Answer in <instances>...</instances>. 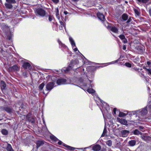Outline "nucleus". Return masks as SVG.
<instances>
[{
  "mask_svg": "<svg viewBox=\"0 0 151 151\" xmlns=\"http://www.w3.org/2000/svg\"><path fill=\"white\" fill-rule=\"evenodd\" d=\"M36 15L42 17H44L46 14V12L41 8H38L35 11Z\"/></svg>",
  "mask_w": 151,
  "mask_h": 151,
  "instance_id": "nucleus-1",
  "label": "nucleus"
},
{
  "mask_svg": "<svg viewBox=\"0 0 151 151\" xmlns=\"http://www.w3.org/2000/svg\"><path fill=\"white\" fill-rule=\"evenodd\" d=\"M133 114H138L142 116H143L145 115L147 112V111L146 108H144L142 109L141 111L137 110L136 111L132 112Z\"/></svg>",
  "mask_w": 151,
  "mask_h": 151,
  "instance_id": "nucleus-2",
  "label": "nucleus"
},
{
  "mask_svg": "<svg viewBox=\"0 0 151 151\" xmlns=\"http://www.w3.org/2000/svg\"><path fill=\"white\" fill-rule=\"evenodd\" d=\"M55 83L53 82H50L48 83L46 85V88L47 90L50 91L54 87Z\"/></svg>",
  "mask_w": 151,
  "mask_h": 151,
  "instance_id": "nucleus-3",
  "label": "nucleus"
},
{
  "mask_svg": "<svg viewBox=\"0 0 151 151\" xmlns=\"http://www.w3.org/2000/svg\"><path fill=\"white\" fill-rule=\"evenodd\" d=\"M108 28L114 33H118V28L114 26H108Z\"/></svg>",
  "mask_w": 151,
  "mask_h": 151,
  "instance_id": "nucleus-4",
  "label": "nucleus"
},
{
  "mask_svg": "<svg viewBox=\"0 0 151 151\" xmlns=\"http://www.w3.org/2000/svg\"><path fill=\"white\" fill-rule=\"evenodd\" d=\"M69 40L71 43V44L74 50V51L76 52L78 50L77 48H74V47L76 46V44L73 38L70 37H69Z\"/></svg>",
  "mask_w": 151,
  "mask_h": 151,
  "instance_id": "nucleus-5",
  "label": "nucleus"
},
{
  "mask_svg": "<svg viewBox=\"0 0 151 151\" xmlns=\"http://www.w3.org/2000/svg\"><path fill=\"white\" fill-rule=\"evenodd\" d=\"M66 80L64 78H60L58 79L57 81V83L58 85H60L63 84H66Z\"/></svg>",
  "mask_w": 151,
  "mask_h": 151,
  "instance_id": "nucleus-6",
  "label": "nucleus"
},
{
  "mask_svg": "<svg viewBox=\"0 0 151 151\" xmlns=\"http://www.w3.org/2000/svg\"><path fill=\"white\" fill-rule=\"evenodd\" d=\"M97 17L98 18L102 21H104L105 20V18L104 16L102 13H98L97 14Z\"/></svg>",
  "mask_w": 151,
  "mask_h": 151,
  "instance_id": "nucleus-7",
  "label": "nucleus"
},
{
  "mask_svg": "<svg viewBox=\"0 0 151 151\" xmlns=\"http://www.w3.org/2000/svg\"><path fill=\"white\" fill-rule=\"evenodd\" d=\"M101 146L99 145H96L92 147V150L94 151H99L101 149Z\"/></svg>",
  "mask_w": 151,
  "mask_h": 151,
  "instance_id": "nucleus-8",
  "label": "nucleus"
},
{
  "mask_svg": "<svg viewBox=\"0 0 151 151\" xmlns=\"http://www.w3.org/2000/svg\"><path fill=\"white\" fill-rule=\"evenodd\" d=\"M75 62L76 63H77L78 62V60H75L74 61H73H73H72L70 64H69L68 67L65 70V72H66L67 71L69 70L70 69L72 68V67L73 66L72 63H74Z\"/></svg>",
  "mask_w": 151,
  "mask_h": 151,
  "instance_id": "nucleus-9",
  "label": "nucleus"
},
{
  "mask_svg": "<svg viewBox=\"0 0 151 151\" xmlns=\"http://www.w3.org/2000/svg\"><path fill=\"white\" fill-rule=\"evenodd\" d=\"M141 137L143 140L146 141L150 140V137L149 136H147L146 134H144L142 135Z\"/></svg>",
  "mask_w": 151,
  "mask_h": 151,
  "instance_id": "nucleus-10",
  "label": "nucleus"
},
{
  "mask_svg": "<svg viewBox=\"0 0 151 151\" xmlns=\"http://www.w3.org/2000/svg\"><path fill=\"white\" fill-rule=\"evenodd\" d=\"M129 131L127 130H123L121 131V134L123 137H126L127 136L129 133Z\"/></svg>",
  "mask_w": 151,
  "mask_h": 151,
  "instance_id": "nucleus-11",
  "label": "nucleus"
},
{
  "mask_svg": "<svg viewBox=\"0 0 151 151\" xmlns=\"http://www.w3.org/2000/svg\"><path fill=\"white\" fill-rule=\"evenodd\" d=\"M117 119L122 124L124 125H126L127 124V122L125 119H121L119 118H117Z\"/></svg>",
  "mask_w": 151,
  "mask_h": 151,
  "instance_id": "nucleus-12",
  "label": "nucleus"
},
{
  "mask_svg": "<svg viewBox=\"0 0 151 151\" xmlns=\"http://www.w3.org/2000/svg\"><path fill=\"white\" fill-rule=\"evenodd\" d=\"M36 144L37 145V148H38L40 146L44 144V143L43 141H38L37 142Z\"/></svg>",
  "mask_w": 151,
  "mask_h": 151,
  "instance_id": "nucleus-13",
  "label": "nucleus"
},
{
  "mask_svg": "<svg viewBox=\"0 0 151 151\" xmlns=\"http://www.w3.org/2000/svg\"><path fill=\"white\" fill-rule=\"evenodd\" d=\"M30 66V64L29 63L27 62L24 63L23 65V68L25 69L29 68Z\"/></svg>",
  "mask_w": 151,
  "mask_h": 151,
  "instance_id": "nucleus-14",
  "label": "nucleus"
},
{
  "mask_svg": "<svg viewBox=\"0 0 151 151\" xmlns=\"http://www.w3.org/2000/svg\"><path fill=\"white\" fill-rule=\"evenodd\" d=\"M6 149L7 151H14L12 149L11 145L8 143H7V144Z\"/></svg>",
  "mask_w": 151,
  "mask_h": 151,
  "instance_id": "nucleus-15",
  "label": "nucleus"
},
{
  "mask_svg": "<svg viewBox=\"0 0 151 151\" xmlns=\"http://www.w3.org/2000/svg\"><path fill=\"white\" fill-rule=\"evenodd\" d=\"M6 85L4 82L1 81V87L2 90L4 89L6 87Z\"/></svg>",
  "mask_w": 151,
  "mask_h": 151,
  "instance_id": "nucleus-16",
  "label": "nucleus"
},
{
  "mask_svg": "<svg viewBox=\"0 0 151 151\" xmlns=\"http://www.w3.org/2000/svg\"><path fill=\"white\" fill-rule=\"evenodd\" d=\"M133 133L134 134L136 135H139V134L142 135V133L139 132L138 129H136L133 131Z\"/></svg>",
  "mask_w": 151,
  "mask_h": 151,
  "instance_id": "nucleus-17",
  "label": "nucleus"
},
{
  "mask_svg": "<svg viewBox=\"0 0 151 151\" xmlns=\"http://www.w3.org/2000/svg\"><path fill=\"white\" fill-rule=\"evenodd\" d=\"M129 144L131 146H134L136 144V141L134 140H131L129 142Z\"/></svg>",
  "mask_w": 151,
  "mask_h": 151,
  "instance_id": "nucleus-18",
  "label": "nucleus"
},
{
  "mask_svg": "<svg viewBox=\"0 0 151 151\" xmlns=\"http://www.w3.org/2000/svg\"><path fill=\"white\" fill-rule=\"evenodd\" d=\"M5 5L6 7L7 8L11 9L12 7V6L11 3H8L7 2L5 4Z\"/></svg>",
  "mask_w": 151,
  "mask_h": 151,
  "instance_id": "nucleus-19",
  "label": "nucleus"
},
{
  "mask_svg": "<svg viewBox=\"0 0 151 151\" xmlns=\"http://www.w3.org/2000/svg\"><path fill=\"white\" fill-rule=\"evenodd\" d=\"M134 12L136 16H139L140 14V12L138 10L135 9H134Z\"/></svg>",
  "mask_w": 151,
  "mask_h": 151,
  "instance_id": "nucleus-20",
  "label": "nucleus"
},
{
  "mask_svg": "<svg viewBox=\"0 0 151 151\" xmlns=\"http://www.w3.org/2000/svg\"><path fill=\"white\" fill-rule=\"evenodd\" d=\"M2 29L5 32H7L9 31V28L6 25L2 27Z\"/></svg>",
  "mask_w": 151,
  "mask_h": 151,
  "instance_id": "nucleus-21",
  "label": "nucleus"
},
{
  "mask_svg": "<svg viewBox=\"0 0 151 151\" xmlns=\"http://www.w3.org/2000/svg\"><path fill=\"white\" fill-rule=\"evenodd\" d=\"M63 145L66 147L67 148V149L69 150H75V148L70 147L67 145Z\"/></svg>",
  "mask_w": 151,
  "mask_h": 151,
  "instance_id": "nucleus-22",
  "label": "nucleus"
},
{
  "mask_svg": "<svg viewBox=\"0 0 151 151\" xmlns=\"http://www.w3.org/2000/svg\"><path fill=\"white\" fill-rule=\"evenodd\" d=\"M122 19L124 20H126L128 19V15L125 14H123L122 16Z\"/></svg>",
  "mask_w": 151,
  "mask_h": 151,
  "instance_id": "nucleus-23",
  "label": "nucleus"
},
{
  "mask_svg": "<svg viewBox=\"0 0 151 151\" xmlns=\"http://www.w3.org/2000/svg\"><path fill=\"white\" fill-rule=\"evenodd\" d=\"M2 133L4 135H6L8 134V131L5 129H3L1 130Z\"/></svg>",
  "mask_w": 151,
  "mask_h": 151,
  "instance_id": "nucleus-24",
  "label": "nucleus"
},
{
  "mask_svg": "<svg viewBox=\"0 0 151 151\" xmlns=\"http://www.w3.org/2000/svg\"><path fill=\"white\" fill-rule=\"evenodd\" d=\"M11 69H12L14 71L17 70L19 69L18 67L16 65H14V66H13L12 67H11Z\"/></svg>",
  "mask_w": 151,
  "mask_h": 151,
  "instance_id": "nucleus-25",
  "label": "nucleus"
},
{
  "mask_svg": "<svg viewBox=\"0 0 151 151\" xmlns=\"http://www.w3.org/2000/svg\"><path fill=\"white\" fill-rule=\"evenodd\" d=\"M87 91L88 93L92 94L93 93L95 92V91L93 89L88 88L87 89Z\"/></svg>",
  "mask_w": 151,
  "mask_h": 151,
  "instance_id": "nucleus-26",
  "label": "nucleus"
},
{
  "mask_svg": "<svg viewBox=\"0 0 151 151\" xmlns=\"http://www.w3.org/2000/svg\"><path fill=\"white\" fill-rule=\"evenodd\" d=\"M56 16L57 18L58 19H60V17L59 16V11L58 9L57 8L56 9Z\"/></svg>",
  "mask_w": 151,
  "mask_h": 151,
  "instance_id": "nucleus-27",
  "label": "nucleus"
},
{
  "mask_svg": "<svg viewBox=\"0 0 151 151\" xmlns=\"http://www.w3.org/2000/svg\"><path fill=\"white\" fill-rule=\"evenodd\" d=\"M6 1L7 3L11 4H14L16 3V1L15 0H6Z\"/></svg>",
  "mask_w": 151,
  "mask_h": 151,
  "instance_id": "nucleus-28",
  "label": "nucleus"
},
{
  "mask_svg": "<svg viewBox=\"0 0 151 151\" xmlns=\"http://www.w3.org/2000/svg\"><path fill=\"white\" fill-rule=\"evenodd\" d=\"M106 144L109 146H111L112 143V142L111 140H109L107 141L106 142Z\"/></svg>",
  "mask_w": 151,
  "mask_h": 151,
  "instance_id": "nucleus-29",
  "label": "nucleus"
},
{
  "mask_svg": "<svg viewBox=\"0 0 151 151\" xmlns=\"http://www.w3.org/2000/svg\"><path fill=\"white\" fill-rule=\"evenodd\" d=\"M5 110L6 111L9 113L11 112L12 111V109L8 107L6 108Z\"/></svg>",
  "mask_w": 151,
  "mask_h": 151,
  "instance_id": "nucleus-30",
  "label": "nucleus"
},
{
  "mask_svg": "<svg viewBox=\"0 0 151 151\" xmlns=\"http://www.w3.org/2000/svg\"><path fill=\"white\" fill-rule=\"evenodd\" d=\"M44 85L45 84L43 83H42L41 84H40L39 86V89L41 90H42L44 86Z\"/></svg>",
  "mask_w": 151,
  "mask_h": 151,
  "instance_id": "nucleus-31",
  "label": "nucleus"
},
{
  "mask_svg": "<svg viewBox=\"0 0 151 151\" xmlns=\"http://www.w3.org/2000/svg\"><path fill=\"white\" fill-rule=\"evenodd\" d=\"M126 115V114L125 113L122 112H120L119 114V117H122L125 116Z\"/></svg>",
  "mask_w": 151,
  "mask_h": 151,
  "instance_id": "nucleus-32",
  "label": "nucleus"
},
{
  "mask_svg": "<svg viewBox=\"0 0 151 151\" xmlns=\"http://www.w3.org/2000/svg\"><path fill=\"white\" fill-rule=\"evenodd\" d=\"M147 64L148 65L146 67L148 68V67H149V68L150 67L151 68V61H149L147 62Z\"/></svg>",
  "mask_w": 151,
  "mask_h": 151,
  "instance_id": "nucleus-33",
  "label": "nucleus"
},
{
  "mask_svg": "<svg viewBox=\"0 0 151 151\" xmlns=\"http://www.w3.org/2000/svg\"><path fill=\"white\" fill-rule=\"evenodd\" d=\"M60 24L61 27L62 28L63 27H64L65 28V24L62 21L60 22Z\"/></svg>",
  "mask_w": 151,
  "mask_h": 151,
  "instance_id": "nucleus-34",
  "label": "nucleus"
},
{
  "mask_svg": "<svg viewBox=\"0 0 151 151\" xmlns=\"http://www.w3.org/2000/svg\"><path fill=\"white\" fill-rule=\"evenodd\" d=\"M50 138L51 139L55 141H57V139L56 137L53 136H50Z\"/></svg>",
  "mask_w": 151,
  "mask_h": 151,
  "instance_id": "nucleus-35",
  "label": "nucleus"
},
{
  "mask_svg": "<svg viewBox=\"0 0 151 151\" xmlns=\"http://www.w3.org/2000/svg\"><path fill=\"white\" fill-rule=\"evenodd\" d=\"M119 37L122 40H123L125 38V36L123 35H121L119 36Z\"/></svg>",
  "mask_w": 151,
  "mask_h": 151,
  "instance_id": "nucleus-36",
  "label": "nucleus"
},
{
  "mask_svg": "<svg viewBox=\"0 0 151 151\" xmlns=\"http://www.w3.org/2000/svg\"><path fill=\"white\" fill-rule=\"evenodd\" d=\"M139 2H142L143 3H146L147 1V0H137Z\"/></svg>",
  "mask_w": 151,
  "mask_h": 151,
  "instance_id": "nucleus-37",
  "label": "nucleus"
},
{
  "mask_svg": "<svg viewBox=\"0 0 151 151\" xmlns=\"http://www.w3.org/2000/svg\"><path fill=\"white\" fill-rule=\"evenodd\" d=\"M125 65L127 67H131V65L129 63H125Z\"/></svg>",
  "mask_w": 151,
  "mask_h": 151,
  "instance_id": "nucleus-38",
  "label": "nucleus"
},
{
  "mask_svg": "<svg viewBox=\"0 0 151 151\" xmlns=\"http://www.w3.org/2000/svg\"><path fill=\"white\" fill-rule=\"evenodd\" d=\"M106 132V129H104V130L103 133H102L101 136H104L105 135V133Z\"/></svg>",
  "mask_w": 151,
  "mask_h": 151,
  "instance_id": "nucleus-39",
  "label": "nucleus"
},
{
  "mask_svg": "<svg viewBox=\"0 0 151 151\" xmlns=\"http://www.w3.org/2000/svg\"><path fill=\"white\" fill-rule=\"evenodd\" d=\"M48 17H49V18H48V20H49V21H51L52 19H53V17L51 16H50V15H48Z\"/></svg>",
  "mask_w": 151,
  "mask_h": 151,
  "instance_id": "nucleus-40",
  "label": "nucleus"
},
{
  "mask_svg": "<svg viewBox=\"0 0 151 151\" xmlns=\"http://www.w3.org/2000/svg\"><path fill=\"white\" fill-rule=\"evenodd\" d=\"M146 69L148 71L149 73L151 75V69L150 68H146Z\"/></svg>",
  "mask_w": 151,
  "mask_h": 151,
  "instance_id": "nucleus-41",
  "label": "nucleus"
},
{
  "mask_svg": "<svg viewBox=\"0 0 151 151\" xmlns=\"http://www.w3.org/2000/svg\"><path fill=\"white\" fill-rule=\"evenodd\" d=\"M54 3L56 4L59 2V0H52Z\"/></svg>",
  "mask_w": 151,
  "mask_h": 151,
  "instance_id": "nucleus-42",
  "label": "nucleus"
},
{
  "mask_svg": "<svg viewBox=\"0 0 151 151\" xmlns=\"http://www.w3.org/2000/svg\"><path fill=\"white\" fill-rule=\"evenodd\" d=\"M123 40V42L124 43H126L127 42V40L126 39V38L124 39L123 40Z\"/></svg>",
  "mask_w": 151,
  "mask_h": 151,
  "instance_id": "nucleus-43",
  "label": "nucleus"
},
{
  "mask_svg": "<svg viewBox=\"0 0 151 151\" xmlns=\"http://www.w3.org/2000/svg\"><path fill=\"white\" fill-rule=\"evenodd\" d=\"M132 21V19L131 17H129V18L128 19L127 21V23H128Z\"/></svg>",
  "mask_w": 151,
  "mask_h": 151,
  "instance_id": "nucleus-44",
  "label": "nucleus"
},
{
  "mask_svg": "<svg viewBox=\"0 0 151 151\" xmlns=\"http://www.w3.org/2000/svg\"><path fill=\"white\" fill-rule=\"evenodd\" d=\"M64 13L65 15H67V14H70V13L66 11H64Z\"/></svg>",
  "mask_w": 151,
  "mask_h": 151,
  "instance_id": "nucleus-45",
  "label": "nucleus"
},
{
  "mask_svg": "<svg viewBox=\"0 0 151 151\" xmlns=\"http://www.w3.org/2000/svg\"><path fill=\"white\" fill-rule=\"evenodd\" d=\"M116 108H114V109H113V112H114V114H116Z\"/></svg>",
  "mask_w": 151,
  "mask_h": 151,
  "instance_id": "nucleus-46",
  "label": "nucleus"
},
{
  "mask_svg": "<svg viewBox=\"0 0 151 151\" xmlns=\"http://www.w3.org/2000/svg\"><path fill=\"white\" fill-rule=\"evenodd\" d=\"M58 144L60 145H62L63 143L61 141H59L58 142Z\"/></svg>",
  "mask_w": 151,
  "mask_h": 151,
  "instance_id": "nucleus-47",
  "label": "nucleus"
},
{
  "mask_svg": "<svg viewBox=\"0 0 151 151\" xmlns=\"http://www.w3.org/2000/svg\"><path fill=\"white\" fill-rule=\"evenodd\" d=\"M126 46L125 45H123V49L124 50H125L126 49Z\"/></svg>",
  "mask_w": 151,
  "mask_h": 151,
  "instance_id": "nucleus-48",
  "label": "nucleus"
},
{
  "mask_svg": "<svg viewBox=\"0 0 151 151\" xmlns=\"http://www.w3.org/2000/svg\"><path fill=\"white\" fill-rule=\"evenodd\" d=\"M117 61H114L111 62V63H110V64H113V63H115Z\"/></svg>",
  "mask_w": 151,
  "mask_h": 151,
  "instance_id": "nucleus-49",
  "label": "nucleus"
},
{
  "mask_svg": "<svg viewBox=\"0 0 151 151\" xmlns=\"http://www.w3.org/2000/svg\"><path fill=\"white\" fill-rule=\"evenodd\" d=\"M149 13L150 15L151 16V9H150L149 11Z\"/></svg>",
  "mask_w": 151,
  "mask_h": 151,
  "instance_id": "nucleus-50",
  "label": "nucleus"
},
{
  "mask_svg": "<svg viewBox=\"0 0 151 151\" xmlns=\"http://www.w3.org/2000/svg\"><path fill=\"white\" fill-rule=\"evenodd\" d=\"M139 128L141 129H144V127H142V126H139Z\"/></svg>",
  "mask_w": 151,
  "mask_h": 151,
  "instance_id": "nucleus-51",
  "label": "nucleus"
},
{
  "mask_svg": "<svg viewBox=\"0 0 151 151\" xmlns=\"http://www.w3.org/2000/svg\"><path fill=\"white\" fill-rule=\"evenodd\" d=\"M58 43H59V44H60H60H62V43H61V42H60V41H59V40H58Z\"/></svg>",
  "mask_w": 151,
  "mask_h": 151,
  "instance_id": "nucleus-52",
  "label": "nucleus"
},
{
  "mask_svg": "<svg viewBox=\"0 0 151 151\" xmlns=\"http://www.w3.org/2000/svg\"><path fill=\"white\" fill-rule=\"evenodd\" d=\"M89 81L90 82V83L91 82V81L90 80H89Z\"/></svg>",
  "mask_w": 151,
  "mask_h": 151,
  "instance_id": "nucleus-53",
  "label": "nucleus"
},
{
  "mask_svg": "<svg viewBox=\"0 0 151 151\" xmlns=\"http://www.w3.org/2000/svg\"><path fill=\"white\" fill-rule=\"evenodd\" d=\"M78 52H79V53L80 52L78 50Z\"/></svg>",
  "mask_w": 151,
  "mask_h": 151,
  "instance_id": "nucleus-54",
  "label": "nucleus"
},
{
  "mask_svg": "<svg viewBox=\"0 0 151 151\" xmlns=\"http://www.w3.org/2000/svg\"><path fill=\"white\" fill-rule=\"evenodd\" d=\"M84 86H87V85H85Z\"/></svg>",
  "mask_w": 151,
  "mask_h": 151,
  "instance_id": "nucleus-55",
  "label": "nucleus"
},
{
  "mask_svg": "<svg viewBox=\"0 0 151 151\" xmlns=\"http://www.w3.org/2000/svg\"><path fill=\"white\" fill-rule=\"evenodd\" d=\"M83 81H81V82H82Z\"/></svg>",
  "mask_w": 151,
  "mask_h": 151,
  "instance_id": "nucleus-56",
  "label": "nucleus"
},
{
  "mask_svg": "<svg viewBox=\"0 0 151 151\" xmlns=\"http://www.w3.org/2000/svg\"><path fill=\"white\" fill-rule=\"evenodd\" d=\"M1 120L0 119V120Z\"/></svg>",
  "mask_w": 151,
  "mask_h": 151,
  "instance_id": "nucleus-57",
  "label": "nucleus"
}]
</instances>
